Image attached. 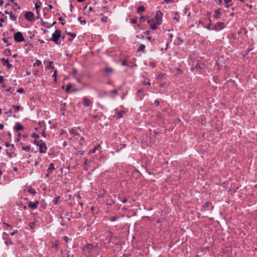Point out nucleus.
I'll list each match as a JSON object with an SVG mask.
<instances>
[{
  "mask_svg": "<svg viewBox=\"0 0 257 257\" xmlns=\"http://www.w3.org/2000/svg\"><path fill=\"white\" fill-rule=\"evenodd\" d=\"M34 144L39 148V152L41 154H44L47 152V148L45 143H43L42 140L34 141Z\"/></svg>",
  "mask_w": 257,
  "mask_h": 257,
  "instance_id": "obj_1",
  "label": "nucleus"
},
{
  "mask_svg": "<svg viewBox=\"0 0 257 257\" xmlns=\"http://www.w3.org/2000/svg\"><path fill=\"white\" fill-rule=\"evenodd\" d=\"M61 32L59 30H56L55 33L52 34V39L54 42L58 44V40L61 37Z\"/></svg>",
  "mask_w": 257,
  "mask_h": 257,
  "instance_id": "obj_2",
  "label": "nucleus"
},
{
  "mask_svg": "<svg viewBox=\"0 0 257 257\" xmlns=\"http://www.w3.org/2000/svg\"><path fill=\"white\" fill-rule=\"evenodd\" d=\"M14 37L15 40L18 42H21L25 41V38L23 37L22 33L20 32H18L15 33Z\"/></svg>",
  "mask_w": 257,
  "mask_h": 257,
  "instance_id": "obj_3",
  "label": "nucleus"
},
{
  "mask_svg": "<svg viewBox=\"0 0 257 257\" xmlns=\"http://www.w3.org/2000/svg\"><path fill=\"white\" fill-rule=\"evenodd\" d=\"M162 14L159 11L156 12V15L154 19L152 20L153 22H157L158 24L162 23Z\"/></svg>",
  "mask_w": 257,
  "mask_h": 257,
  "instance_id": "obj_4",
  "label": "nucleus"
},
{
  "mask_svg": "<svg viewBox=\"0 0 257 257\" xmlns=\"http://www.w3.org/2000/svg\"><path fill=\"white\" fill-rule=\"evenodd\" d=\"M224 27H225V25L223 23L218 22L215 24V25L213 29L216 31H220V30H222L224 28Z\"/></svg>",
  "mask_w": 257,
  "mask_h": 257,
  "instance_id": "obj_5",
  "label": "nucleus"
},
{
  "mask_svg": "<svg viewBox=\"0 0 257 257\" xmlns=\"http://www.w3.org/2000/svg\"><path fill=\"white\" fill-rule=\"evenodd\" d=\"M34 16V14L31 12H27L25 14L26 19L29 22L33 20Z\"/></svg>",
  "mask_w": 257,
  "mask_h": 257,
  "instance_id": "obj_6",
  "label": "nucleus"
},
{
  "mask_svg": "<svg viewBox=\"0 0 257 257\" xmlns=\"http://www.w3.org/2000/svg\"><path fill=\"white\" fill-rule=\"evenodd\" d=\"M147 22L150 24L151 28L153 30H155L157 28V26L160 25L158 24L157 22H153L152 20H149Z\"/></svg>",
  "mask_w": 257,
  "mask_h": 257,
  "instance_id": "obj_7",
  "label": "nucleus"
},
{
  "mask_svg": "<svg viewBox=\"0 0 257 257\" xmlns=\"http://www.w3.org/2000/svg\"><path fill=\"white\" fill-rule=\"evenodd\" d=\"M39 204V202L38 201H37L35 202L30 201V202H29V203L28 204V206L30 208H31V209H34L37 207Z\"/></svg>",
  "mask_w": 257,
  "mask_h": 257,
  "instance_id": "obj_8",
  "label": "nucleus"
},
{
  "mask_svg": "<svg viewBox=\"0 0 257 257\" xmlns=\"http://www.w3.org/2000/svg\"><path fill=\"white\" fill-rule=\"evenodd\" d=\"M83 104L85 106H89L91 105L92 102L88 98L83 97Z\"/></svg>",
  "mask_w": 257,
  "mask_h": 257,
  "instance_id": "obj_9",
  "label": "nucleus"
},
{
  "mask_svg": "<svg viewBox=\"0 0 257 257\" xmlns=\"http://www.w3.org/2000/svg\"><path fill=\"white\" fill-rule=\"evenodd\" d=\"M24 128L23 125H22L20 123H17L15 126V130L16 131H19L22 130Z\"/></svg>",
  "mask_w": 257,
  "mask_h": 257,
  "instance_id": "obj_10",
  "label": "nucleus"
},
{
  "mask_svg": "<svg viewBox=\"0 0 257 257\" xmlns=\"http://www.w3.org/2000/svg\"><path fill=\"white\" fill-rule=\"evenodd\" d=\"M54 170V165L53 163H50L49 164V167L47 170V172L48 173H51Z\"/></svg>",
  "mask_w": 257,
  "mask_h": 257,
  "instance_id": "obj_11",
  "label": "nucleus"
},
{
  "mask_svg": "<svg viewBox=\"0 0 257 257\" xmlns=\"http://www.w3.org/2000/svg\"><path fill=\"white\" fill-rule=\"evenodd\" d=\"M6 13L8 14V15H9V16L10 17V19L12 21H16V20L17 17L13 14L12 12H6Z\"/></svg>",
  "mask_w": 257,
  "mask_h": 257,
  "instance_id": "obj_12",
  "label": "nucleus"
},
{
  "mask_svg": "<svg viewBox=\"0 0 257 257\" xmlns=\"http://www.w3.org/2000/svg\"><path fill=\"white\" fill-rule=\"evenodd\" d=\"M2 61L3 62V65H7L8 68H10L12 67V65L10 64L9 60H5L4 58H3Z\"/></svg>",
  "mask_w": 257,
  "mask_h": 257,
  "instance_id": "obj_13",
  "label": "nucleus"
},
{
  "mask_svg": "<svg viewBox=\"0 0 257 257\" xmlns=\"http://www.w3.org/2000/svg\"><path fill=\"white\" fill-rule=\"evenodd\" d=\"M215 15H214V17L215 19H218L220 17V15L221 14V12L219 10H216L214 11Z\"/></svg>",
  "mask_w": 257,
  "mask_h": 257,
  "instance_id": "obj_14",
  "label": "nucleus"
},
{
  "mask_svg": "<svg viewBox=\"0 0 257 257\" xmlns=\"http://www.w3.org/2000/svg\"><path fill=\"white\" fill-rule=\"evenodd\" d=\"M100 147L99 145L95 147L92 150L89 151V154H94L96 151L98 150Z\"/></svg>",
  "mask_w": 257,
  "mask_h": 257,
  "instance_id": "obj_15",
  "label": "nucleus"
},
{
  "mask_svg": "<svg viewBox=\"0 0 257 257\" xmlns=\"http://www.w3.org/2000/svg\"><path fill=\"white\" fill-rule=\"evenodd\" d=\"M41 5V2L39 1H37L35 3V7L36 10H39V9L40 8Z\"/></svg>",
  "mask_w": 257,
  "mask_h": 257,
  "instance_id": "obj_16",
  "label": "nucleus"
},
{
  "mask_svg": "<svg viewBox=\"0 0 257 257\" xmlns=\"http://www.w3.org/2000/svg\"><path fill=\"white\" fill-rule=\"evenodd\" d=\"M28 192L31 194H32V195H34L36 194V190L32 188H30L28 189Z\"/></svg>",
  "mask_w": 257,
  "mask_h": 257,
  "instance_id": "obj_17",
  "label": "nucleus"
},
{
  "mask_svg": "<svg viewBox=\"0 0 257 257\" xmlns=\"http://www.w3.org/2000/svg\"><path fill=\"white\" fill-rule=\"evenodd\" d=\"M145 45L141 44L138 49V51H143L145 49Z\"/></svg>",
  "mask_w": 257,
  "mask_h": 257,
  "instance_id": "obj_18",
  "label": "nucleus"
},
{
  "mask_svg": "<svg viewBox=\"0 0 257 257\" xmlns=\"http://www.w3.org/2000/svg\"><path fill=\"white\" fill-rule=\"evenodd\" d=\"M60 197L57 196L53 199V202L55 204H58Z\"/></svg>",
  "mask_w": 257,
  "mask_h": 257,
  "instance_id": "obj_19",
  "label": "nucleus"
},
{
  "mask_svg": "<svg viewBox=\"0 0 257 257\" xmlns=\"http://www.w3.org/2000/svg\"><path fill=\"white\" fill-rule=\"evenodd\" d=\"M85 249H87L89 251H90L92 249V245L90 244H88L85 246Z\"/></svg>",
  "mask_w": 257,
  "mask_h": 257,
  "instance_id": "obj_20",
  "label": "nucleus"
},
{
  "mask_svg": "<svg viewBox=\"0 0 257 257\" xmlns=\"http://www.w3.org/2000/svg\"><path fill=\"white\" fill-rule=\"evenodd\" d=\"M31 149L30 145H27V146H24L22 147V150L25 151H29Z\"/></svg>",
  "mask_w": 257,
  "mask_h": 257,
  "instance_id": "obj_21",
  "label": "nucleus"
},
{
  "mask_svg": "<svg viewBox=\"0 0 257 257\" xmlns=\"http://www.w3.org/2000/svg\"><path fill=\"white\" fill-rule=\"evenodd\" d=\"M105 72L107 74H109V73H111L113 71V70L112 68H106L105 69Z\"/></svg>",
  "mask_w": 257,
  "mask_h": 257,
  "instance_id": "obj_22",
  "label": "nucleus"
},
{
  "mask_svg": "<svg viewBox=\"0 0 257 257\" xmlns=\"http://www.w3.org/2000/svg\"><path fill=\"white\" fill-rule=\"evenodd\" d=\"M69 133L72 136L77 135V133L76 132V131L74 129H71L69 131Z\"/></svg>",
  "mask_w": 257,
  "mask_h": 257,
  "instance_id": "obj_23",
  "label": "nucleus"
},
{
  "mask_svg": "<svg viewBox=\"0 0 257 257\" xmlns=\"http://www.w3.org/2000/svg\"><path fill=\"white\" fill-rule=\"evenodd\" d=\"M145 10V8L144 6H140L138 8V12H143Z\"/></svg>",
  "mask_w": 257,
  "mask_h": 257,
  "instance_id": "obj_24",
  "label": "nucleus"
},
{
  "mask_svg": "<svg viewBox=\"0 0 257 257\" xmlns=\"http://www.w3.org/2000/svg\"><path fill=\"white\" fill-rule=\"evenodd\" d=\"M52 63H53V62H51V61L49 62L48 65L46 67L47 68L53 69L54 67L51 66Z\"/></svg>",
  "mask_w": 257,
  "mask_h": 257,
  "instance_id": "obj_25",
  "label": "nucleus"
},
{
  "mask_svg": "<svg viewBox=\"0 0 257 257\" xmlns=\"http://www.w3.org/2000/svg\"><path fill=\"white\" fill-rule=\"evenodd\" d=\"M5 53L7 56L11 55V50L10 49H6L5 50Z\"/></svg>",
  "mask_w": 257,
  "mask_h": 257,
  "instance_id": "obj_26",
  "label": "nucleus"
},
{
  "mask_svg": "<svg viewBox=\"0 0 257 257\" xmlns=\"http://www.w3.org/2000/svg\"><path fill=\"white\" fill-rule=\"evenodd\" d=\"M41 61L39 60H37L36 61V62L35 63H34V66H40L41 64Z\"/></svg>",
  "mask_w": 257,
  "mask_h": 257,
  "instance_id": "obj_27",
  "label": "nucleus"
},
{
  "mask_svg": "<svg viewBox=\"0 0 257 257\" xmlns=\"http://www.w3.org/2000/svg\"><path fill=\"white\" fill-rule=\"evenodd\" d=\"M71 87H72V86H71V84H67L66 86V88L65 89V91L68 92L70 90V89H71Z\"/></svg>",
  "mask_w": 257,
  "mask_h": 257,
  "instance_id": "obj_28",
  "label": "nucleus"
},
{
  "mask_svg": "<svg viewBox=\"0 0 257 257\" xmlns=\"http://www.w3.org/2000/svg\"><path fill=\"white\" fill-rule=\"evenodd\" d=\"M107 17H106V16H103V17L101 18V22H102L105 23V22H106V21H107Z\"/></svg>",
  "mask_w": 257,
  "mask_h": 257,
  "instance_id": "obj_29",
  "label": "nucleus"
},
{
  "mask_svg": "<svg viewBox=\"0 0 257 257\" xmlns=\"http://www.w3.org/2000/svg\"><path fill=\"white\" fill-rule=\"evenodd\" d=\"M5 91L9 92L10 94H12L13 91H12V88L11 87L6 88Z\"/></svg>",
  "mask_w": 257,
  "mask_h": 257,
  "instance_id": "obj_30",
  "label": "nucleus"
},
{
  "mask_svg": "<svg viewBox=\"0 0 257 257\" xmlns=\"http://www.w3.org/2000/svg\"><path fill=\"white\" fill-rule=\"evenodd\" d=\"M52 76L54 77V81H56V76H57V70H55L54 71Z\"/></svg>",
  "mask_w": 257,
  "mask_h": 257,
  "instance_id": "obj_31",
  "label": "nucleus"
},
{
  "mask_svg": "<svg viewBox=\"0 0 257 257\" xmlns=\"http://www.w3.org/2000/svg\"><path fill=\"white\" fill-rule=\"evenodd\" d=\"M63 239L67 242H69V241H70L71 240V239H70L69 237H68L66 236H64Z\"/></svg>",
  "mask_w": 257,
  "mask_h": 257,
  "instance_id": "obj_32",
  "label": "nucleus"
},
{
  "mask_svg": "<svg viewBox=\"0 0 257 257\" xmlns=\"http://www.w3.org/2000/svg\"><path fill=\"white\" fill-rule=\"evenodd\" d=\"M164 1L165 3H166L167 4L175 3L174 0H164Z\"/></svg>",
  "mask_w": 257,
  "mask_h": 257,
  "instance_id": "obj_33",
  "label": "nucleus"
},
{
  "mask_svg": "<svg viewBox=\"0 0 257 257\" xmlns=\"http://www.w3.org/2000/svg\"><path fill=\"white\" fill-rule=\"evenodd\" d=\"M32 137L38 139L39 138V136L35 133H33L32 135Z\"/></svg>",
  "mask_w": 257,
  "mask_h": 257,
  "instance_id": "obj_34",
  "label": "nucleus"
},
{
  "mask_svg": "<svg viewBox=\"0 0 257 257\" xmlns=\"http://www.w3.org/2000/svg\"><path fill=\"white\" fill-rule=\"evenodd\" d=\"M17 91L18 92V93H23L24 92V90L23 88H20L19 89H18Z\"/></svg>",
  "mask_w": 257,
  "mask_h": 257,
  "instance_id": "obj_35",
  "label": "nucleus"
},
{
  "mask_svg": "<svg viewBox=\"0 0 257 257\" xmlns=\"http://www.w3.org/2000/svg\"><path fill=\"white\" fill-rule=\"evenodd\" d=\"M13 107H14L16 111H19L20 109V106L19 105H14L13 106Z\"/></svg>",
  "mask_w": 257,
  "mask_h": 257,
  "instance_id": "obj_36",
  "label": "nucleus"
},
{
  "mask_svg": "<svg viewBox=\"0 0 257 257\" xmlns=\"http://www.w3.org/2000/svg\"><path fill=\"white\" fill-rule=\"evenodd\" d=\"M143 84L144 85H150V83L148 81H146L145 80L143 82Z\"/></svg>",
  "mask_w": 257,
  "mask_h": 257,
  "instance_id": "obj_37",
  "label": "nucleus"
},
{
  "mask_svg": "<svg viewBox=\"0 0 257 257\" xmlns=\"http://www.w3.org/2000/svg\"><path fill=\"white\" fill-rule=\"evenodd\" d=\"M81 17H79L78 18V20L81 23V24H86V21L85 20H84L83 21H81Z\"/></svg>",
  "mask_w": 257,
  "mask_h": 257,
  "instance_id": "obj_38",
  "label": "nucleus"
},
{
  "mask_svg": "<svg viewBox=\"0 0 257 257\" xmlns=\"http://www.w3.org/2000/svg\"><path fill=\"white\" fill-rule=\"evenodd\" d=\"M127 65V62L125 60L123 61L121 63V65H122V66H126Z\"/></svg>",
  "mask_w": 257,
  "mask_h": 257,
  "instance_id": "obj_39",
  "label": "nucleus"
},
{
  "mask_svg": "<svg viewBox=\"0 0 257 257\" xmlns=\"http://www.w3.org/2000/svg\"><path fill=\"white\" fill-rule=\"evenodd\" d=\"M131 22L132 24H136L137 23V20L136 19H133L131 20Z\"/></svg>",
  "mask_w": 257,
  "mask_h": 257,
  "instance_id": "obj_40",
  "label": "nucleus"
},
{
  "mask_svg": "<svg viewBox=\"0 0 257 257\" xmlns=\"http://www.w3.org/2000/svg\"><path fill=\"white\" fill-rule=\"evenodd\" d=\"M111 92L114 94H116L117 92V90L116 89H113L111 91Z\"/></svg>",
  "mask_w": 257,
  "mask_h": 257,
  "instance_id": "obj_41",
  "label": "nucleus"
},
{
  "mask_svg": "<svg viewBox=\"0 0 257 257\" xmlns=\"http://www.w3.org/2000/svg\"><path fill=\"white\" fill-rule=\"evenodd\" d=\"M77 73V71L75 69H73V72H72V74L73 75L75 76L76 74Z\"/></svg>",
  "mask_w": 257,
  "mask_h": 257,
  "instance_id": "obj_42",
  "label": "nucleus"
},
{
  "mask_svg": "<svg viewBox=\"0 0 257 257\" xmlns=\"http://www.w3.org/2000/svg\"><path fill=\"white\" fill-rule=\"evenodd\" d=\"M3 40L5 43H7V46L10 45V43L6 39H4Z\"/></svg>",
  "mask_w": 257,
  "mask_h": 257,
  "instance_id": "obj_43",
  "label": "nucleus"
},
{
  "mask_svg": "<svg viewBox=\"0 0 257 257\" xmlns=\"http://www.w3.org/2000/svg\"><path fill=\"white\" fill-rule=\"evenodd\" d=\"M83 143H84V138H81L80 139V144L81 145H82L83 144Z\"/></svg>",
  "mask_w": 257,
  "mask_h": 257,
  "instance_id": "obj_44",
  "label": "nucleus"
},
{
  "mask_svg": "<svg viewBox=\"0 0 257 257\" xmlns=\"http://www.w3.org/2000/svg\"><path fill=\"white\" fill-rule=\"evenodd\" d=\"M154 103L156 106H158L159 105V101L158 100H156Z\"/></svg>",
  "mask_w": 257,
  "mask_h": 257,
  "instance_id": "obj_45",
  "label": "nucleus"
},
{
  "mask_svg": "<svg viewBox=\"0 0 257 257\" xmlns=\"http://www.w3.org/2000/svg\"><path fill=\"white\" fill-rule=\"evenodd\" d=\"M42 136L44 138L46 137V134L44 131H43V132L42 133Z\"/></svg>",
  "mask_w": 257,
  "mask_h": 257,
  "instance_id": "obj_46",
  "label": "nucleus"
},
{
  "mask_svg": "<svg viewBox=\"0 0 257 257\" xmlns=\"http://www.w3.org/2000/svg\"><path fill=\"white\" fill-rule=\"evenodd\" d=\"M3 82H4L3 77L2 76H1L0 77V83H3Z\"/></svg>",
  "mask_w": 257,
  "mask_h": 257,
  "instance_id": "obj_47",
  "label": "nucleus"
},
{
  "mask_svg": "<svg viewBox=\"0 0 257 257\" xmlns=\"http://www.w3.org/2000/svg\"><path fill=\"white\" fill-rule=\"evenodd\" d=\"M206 28L208 30H210L211 29L210 28V24L208 26H206Z\"/></svg>",
  "mask_w": 257,
  "mask_h": 257,
  "instance_id": "obj_48",
  "label": "nucleus"
},
{
  "mask_svg": "<svg viewBox=\"0 0 257 257\" xmlns=\"http://www.w3.org/2000/svg\"><path fill=\"white\" fill-rule=\"evenodd\" d=\"M5 146L6 147H9L11 146V145L9 143H6Z\"/></svg>",
  "mask_w": 257,
  "mask_h": 257,
  "instance_id": "obj_49",
  "label": "nucleus"
},
{
  "mask_svg": "<svg viewBox=\"0 0 257 257\" xmlns=\"http://www.w3.org/2000/svg\"><path fill=\"white\" fill-rule=\"evenodd\" d=\"M231 0H224V2L226 3V4H228L229 3V2H231Z\"/></svg>",
  "mask_w": 257,
  "mask_h": 257,
  "instance_id": "obj_50",
  "label": "nucleus"
},
{
  "mask_svg": "<svg viewBox=\"0 0 257 257\" xmlns=\"http://www.w3.org/2000/svg\"><path fill=\"white\" fill-rule=\"evenodd\" d=\"M140 19H141V21L142 22H144L145 21V19H144V17H141Z\"/></svg>",
  "mask_w": 257,
  "mask_h": 257,
  "instance_id": "obj_51",
  "label": "nucleus"
},
{
  "mask_svg": "<svg viewBox=\"0 0 257 257\" xmlns=\"http://www.w3.org/2000/svg\"><path fill=\"white\" fill-rule=\"evenodd\" d=\"M4 128V125L3 124H0V130H2Z\"/></svg>",
  "mask_w": 257,
  "mask_h": 257,
  "instance_id": "obj_52",
  "label": "nucleus"
},
{
  "mask_svg": "<svg viewBox=\"0 0 257 257\" xmlns=\"http://www.w3.org/2000/svg\"><path fill=\"white\" fill-rule=\"evenodd\" d=\"M4 4L3 0H0V6H2Z\"/></svg>",
  "mask_w": 257,
  "mask_h": 257,
  "instance_id": "obj_53",
  "label": "nucleus"
},
{
  "mask_svg": "<svg viewBox=\"0 0 257 257\" xmlns=\"http://www.w3.org/2000/svg\"><path fill=\"white\" fill-rule=\"evenodd\" d=\"M34 225V223H30V227L31 228H33V226Z\"/></svg>",
  "mask_w": 257,
  "mask_h": 257,
  "instance_id": "obj_54",
  "label": "nucleus"
},
{
  "mask_svg": "<svg viewBox=\"0 0 257 257\" xmlns=\"http://www.w3.org/2000/svg\"><path fill=\"white\" fill-rule=\"evenodd\" d=\"M126 202V199H123L122 200V202L123 203H125Z\"/></svg>",
  "mask_w": 257,
  "mask_h": 257,
  "instance_id": "obj_55",
  "label": "nucleus"
},
{
  "mask_svg": "<svg viewBox=\"0 0 257 257\" xmlns=\"http://www.w3.org/2000/svg\"><path fill=\"white\" fill-rule=\"evenodd\" d=\"M0 21L1 23L4 22L5 21V20L4 18L0 19Z\"/></svg>",
  "mask_w": 257,
  "mask_h": 257,
  "instance_id": "obj_56",
  "label": "nucleus"
},
{
  "mask_svg": "<svg viewBox=\"0 0 257 257\" xmlns=\"http://www.w3.org/2000/svg\"><path fill=\"white\" fill-rule=\"evenodd\" d=\"M52 246H53V247H57V244L53 243Z\"/></svg>",
  "mask_w": 257,
  "mask_h": 257,
  "instance_id": "obj_57",
  "label": "nucleus"
},
{
  "mask_svg": "<svg viewBox=\"0 0 257 257\" xmlns=\"http://www.w3.org/2000/svg\"><path fill=\"white\" fill-rule=\"evenodd\" d=\"M6 244H8V243L12 244V242L11 241H9V242L6 241Z\"/></svg>",
  "mask_w": 257,
  "mask_h": 257,
  "instance_id": "obj_58",
  "label": "nucleus"
},
{
  "mask_svg": "<svg viewBox=\"0 0 257 257\" xmlns=\"http://www.w3.org/2000/svg\"><path fill=\"white\" fill-rule=\"evenodd\" d=\"M15 233H16V232H15V231L12 232L11 233V235H12V236H13V235H14L15 234Z\"/></svg>",
  "mask_w": 257,
  "mask_h": 257,
  "instance_id": "obj_59",
  "label": "nucleus"
},
{
  "mask_svg": "<svg viewBox=\"0 0 257 257\" xmlns=\"http://www.w3.org/2000/svg\"><path fill=\"white\" fill-rule=\"evenodd\" d=\"M7 154L10 157H11V153H9L8 152H7Z\"/></svg>",
  "mask_w": 257,
  "mask_h": 257,
  "instance_id": "obj_60",
  "label": "nucleus"
},
{
  "mask_svg": "<svg viewBox=\"0 0 257 257\" xmlns=\"http://www.w3.org/2000/svg\"><path fill=\"white\" fill-rule=\"evenodd\" d=\"M70 35L71 36H72V37H75L76 35L75 34H70Z\"/></svg>",
  "mask_w": 257,
  "mask_h": 257,
  "instance_id": "obj_61",
  "label": "nucleus"
},
{
  "mask_svg": "<svg viewBox=\"0 0 257 257\" xmlns=\"http://www.w3.org/2000/svg\"><path fill=\"white\" fill-rule=\"evenodd\" d=\"M77 1L79 3H81V2H83V1H84V0H77Z\"/></svg>",
  "mask_w": 257,
  "mask_h": 257,
  "instance_id": "obj_62",
  "label": "nucleus"
},
{
  "mask_svg": "<svg viewBox=\"0 0 257 257\" xmlns=\"http://www.w3.org/2000/svg\"><path fill=\"white\" fill-rule=\"evenodd\" d=\"M89 10L90 11H92L93 10V9H92V8L91 7H89Z\"/></svg>",
  "mask_w": 257,
  "mask_h": 257,
  "instance_id": "obj_63",
  "label": "nucleus"
},
{
  "mask_svg": "<svg viewBox=\"0 0 257 257\" xmlns=\"http://www.w3.org/2000/svg\"><path fill=\"white\" fill-rule=\"evenodd\" d=\"M76 81H77L78 82H80V80H79V79H78V78H76Z\"/></svg>",
  "mask_w": 257,
  "mask_h": 257,
  "instance_id": "obj_64",
  "label": "nucleus"
}]
</instances>
